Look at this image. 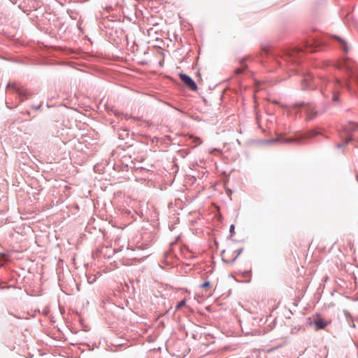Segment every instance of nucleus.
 <instances>
[{"label": "nucleus", "mask_w": 358, "mask_h": 358, "mask_svg": "<svg viewBox=\"0 0 358 358\" xmlns=\"http://www.w3.org/2000/svg\"><path fill=\"white\" fill-rule=\"evenodd\" d=\"M317 134H318V133L316 132V131H308L307 133H306L305 134L301 136L299 138H285L283 140H281L280 141L282 143H292V142H297V143H299V142H300L303 139L312 138L315 137V136H317Z\"/></svg>", "instance_id": "f257e3e1"}, {"label": "nucleus", "mask_w": 358, "mask_h": 358, "mask_svg": "<svg viewBox=\"0 0 358 358\" xmlns=\"http://www.w3.org/2000/svg\"><path fill=\"white\" fill-rule=\"evenodd\" d=\"M241 251H233L231 248H227L222 252V259L227 262H233L239 255Z\"/></svg>", "instance_id": "f03ea898"}, {"label": "nucleus", "mask_w": 358, "mask_h": 358, "mask_svg": "<svg viewBox=\"0 0 358 358\" xmlns=\"http://www.w3.org/2000/svg\"><path fill=\"white\" fill-rule=\"evenodd\" d=\"M180 80L183 82V83L188 87L191 90L195 91L197 89V86L194 81L187 75L180 73L179 75Z\"/></svg>", "instance_id": "7ed1b4c3"}, {"label": "nucleus", "mask_w": 358, "mask_h": 358, "mask_svg": "<svg viewBox=\"0 0 358 358\" xmlns=\"http://www.w3.org/2000/svg\"><path fill=\"white\" fill-rule=\"evenodd\" d=\"M349 130L351 132L345 140V144H347L350 141H354L358 136V127L357 126L352 125Z\"/></svg>", "instance_id": "20e7f679"}, {"label": "nucleus", "mask_w": 358, "mask_h": 358, "mask_svg": "<svg viewBox=\"0 0 358 358\" xmlns=\"http://www.w3.org/2000/svg\"><path fill=\"white\" fill-rule=\"evenodd\" d=\"M302 110H304V112L306 113L307 116L306 119L308 120H312L317 115V112L315 110L314 108L309 105L304 106L302 108Z\"/></svg>", "instance_id": "39448f33"}, {"label": "nucleus", "mask_w": 358, "mask_h": 358, "mask_svg": "<svg viewBox=\"0 0 358 358\" xmlns=\"http://www.w3.org/2000/svg\"><path fill=\"white\" fill-rule=\"evenodd\" d=\"M8 87H12L19 94L22 100L26 99L29 96V92L24 88L17 87L15 85H8Z\"/></svg>", "instance_id": "423d86ee"}, {"label": "nucleus", "mask_w": 358, "mask_h": 358, "mask_svg": "<svg viewBox=\"0 0 358 358\" xmlns=\"http://www.w3.org/2000/svg\"><path fill=\"white\" fill-rule=\"evenodd\" d=\"M314 324L316 327V329H322L327 325V323L322 318H318L315 320Z\"/></svg>", "instance_id": "0eeeda50"}, {"label": "nucleus", "mask_w": 358, "mask_h": 358, "mask_svg": "<svg viewBox=\"0 0 358 358\" xmlns=\"http://www.w3.org/2000/svg\"><path fill=\"white\" fill-rule=\"evenodd\" d=\"M339 69L345 68L348 70H352V67L350 64V61L348 59H343V62L338 66Z\"/></svg>", "instance_id": "6e6552de"}, {"label": "nucleus", "mask_w": 358, "mask_h": 358, "mask_svg": "<svg viewBox=\"0 0 358 358\" xmlns=\"http://www.w3.org/2000/svg\"><path fill=\"white\" fill-rule=\"evenodd\" d=\"M335 38L340 43V44L342 45L343 50L347 52L349 50L347 43L341 38L335 36Z\"/></svg>", "instance_id": "1a4fd4ad"}, {"label": "nucleus", "mask_w": 358, "mask_h": 358, "mask_svg": "<svg viewBox=\"0 0 358 358\" xmlns=\"http://www.w3.org/2000/svg\"><path fill=\"white\" fill-rule=\"evenodd\" d=\"M246 69V65L243 63H241V66L238 67L235 69L234 72L236 74L241 73Z\"/></svg>", "instance_id": "9d476101"}, {"label": "nucleus", "mask_w": 358, "mask_h": 358, "mask_svg": "<svg viewBox=\"0 0 358 358\" xmlns=\"http://www.w3.org/2000/svg\"><path fill=\"white\" fill-rule=\"evenodd\" d=\"M189 138L192 139V143L195 144L194 146L200 145L202 142L201 140L198 137L190 136Z\"/></svg>", "instance_id": "9b49d317"}, {"label": "nucleus", "mask_w": 358, "mask_h": 358, "mask_svg": "<svg viewBox=\"0 0 358 358\" xmlns=\"http://www.w3.org/2000/svg\"><path fill=\"white\" fill-rule=\"evenodd\" d=\"M186 303V300L185 299H183L182 301H180L176 306V310H178L179 309H180L182 307H183Z\"/></svg>", "instance_id": "f8f14e48"}, {"label": "nucleus", "mask_w": 358, "mask_h": 358, "mask_svg": "<svg viewBox=\"0 0 358 358\" xmlns=\"http://www.w3.org/2000/svg\"><path fill=\"white\" fill-rule=\"evenodd\" d=\"M354 82V78H352L350 79V81H348V83H346L345 84V87H347V89L350 92L351 91V88H352V83Z\"/></svg>", "instance_id": "ddd939ff"}, {"label": "nucleus", "mask_w": 358, "mask_h": 358, "mask_svg": "<svg viewBox=\"0 0 358 358\" xmlns=\"http://www.w3.org/2000/svg\"><path fill=\"white\" fill-rule=\"evenodd\" d=\"M338 95H339L338 92L334 91L333 97H332L333 101H338Z\"/></svg>", "instance_id": "4468645a"}, {"label": "nucleus", "mask_w": 358, "mask_h": 358, "mask_svg": "<svg viewBox=\"0 0 358 358\" xmlns=\"http://www.w3.org/2000/svg\"><path fill=\"white\" fill-rule=\"evenodd\" d=\"M210 287V284L209 282H205L201 285V287L205 289H208Z\"/></svg>", "instance_id": "2eb2a0df"}, {"label": "nucleus", "mask_w": 358, "mask_h": 358, "mask_svg": "<svg viewBox=\"0 0 358 358\" xmlns=\"http://www.w3.org/2000/svg\"><path fill=\"white\" fill-rule=\"evenodd\" d=\"M336 83L338 85H341V82L339 79H336Z\"/></svg>", "instance_id": "dca6fc26"}, {"label": "nucleus", "mask_w": 358, "mask_h": 358, "mask_svg": "<svg viewBox=\"0 0 358 358\" xmlns=\"http://www.w3.org/2000/svg\"><path fill=\"white\" fill-rule=\"evenodd\" d=\"M293 53H294V52H292V53L290 52V53H289V55H290L291 57H293Z\"/></svg>", "instance_id": "f3484780"}, {"label": "nucleus", "mask_w": 358, "mask_h": 358, "mask_svg": "<svg viewBox=\"0 0 358 358\" xmlns=\"http://www.w3.org/2000/svg\"><path fill=\"white\" fill-rule=\"evenodd\" d=\"M0 257H4V255H3V254H0Z\"/></svg>", "instance_id": "a211bd4d"}, {"label": "nucleus", "mask_w": 358, "mask_h": 358, "mask_svg": "<svg viewBox=\"0 0 358 358\" xmlns=\"http://www.w3.org/2000/svg\"><path fill=\"white\" fill-rule=\"evenodd\" d=\"M357 86H358V80H357Z\"/></svg>", "instance_id": "6ab92c4d"}]
</instances>
